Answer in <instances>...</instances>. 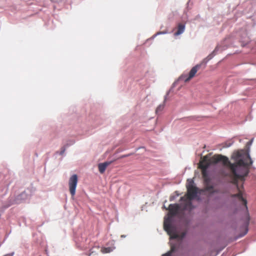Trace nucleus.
<instances>
[{"mask_svg": "<svg viewBox=\"0 0 256 256\" xmlns=\"http://www.w3.org/2000/svg\"><path fill=\"white\" fill-rule=\"evenodd\" d=\"M232 158L235 161L234 163H231L228 160V162L224 166L230 169L232 174V182L238 189V180H244V177L249 172L248 166L252 164V162L248 153L236 152L233 154Z\"/></svg>", "mask_w": 256, "mask_h": 256, "instance_id": "f257e3e1", "label": "nucleus"}, {"mask_svg": "<svg viewBox=\"0 0 256 256\" xmlns=\"http://www.w3.org/2000/svg\"><path fill=\"white\" fill-rule=\"evenodd\" d=\"M166 210H168V214L167 217L164 218V230L167 232L170 236L171 239L178 238L182 240L186 236V232H184L180 234L176 232V228L172 224V218L176 216L180 210V206L178 204H170L168 208Z\"/></svg>", "mask_w": 256, "mask_h": 256, "instance_id": "f03ea898", "label": "nucleus"}, {"mask_svg": "<svg viewBox=\"0 0 256 256\" xmlns=\"http://www.w3.org/2000/svg\"><path fill=\"white\" fill-rule=\"evenodd\" d=\"M193 182L191 181L187 185V194L186 197H182L180 200L184 201V204L183 207L184 210H192L194 208L191 200L194 199L197 194L198 189L192 185Z\"/></svg>", "mask_w": 256, "mask_h": 256, "instance_id": "7ed1b4c3", "label": "nucleus"}, {"mask_svg": "<svg viewBox=\"0 0 256 256\" xmlns=\"http://www.w3.org/2000/svg\"><path fill=\"white\" fill-rule=\"evenodd\" d=\"M228 159L226 156L221 154H215L212 157L206 155L200 160L198 168H204L206 167V168H208L211 164H215L218 162H222L223 164L224 165L228 162Z\"/></svg>", "mask_w": 256, "mask_h": 256, "instance_id": "20e7f679", "label": "nucleus"}, {"mask_svg": "<svg viewBox=\"0 0 256 256\" xmlns=\"http://www.w3.org/2000/svg\"><path fill=\"white\" fill-rule=\"evenodd\" d=\"M78 182V178L76 174H73L70 176L68 181L70 192L72 196L76 194V189Z\"/></svg>", "mask_w": 256, "mask_h": 256, "instance_id": "39448f33", "label": "nucleus"}, {"mask_svg": "<svg viewBox=\"0 0 256 256\" xmlns=\"http://www.w3.org/2000/svg\"><path fill=\"white\" fill-rule=\"evenodd\" d=\"M200 65L197 64L194 67H193L191 70H190L188 76L187 75H182L180 78L184 81V82H188L192 78H193L198 69L200 68Z\"/></svg>", "mask_w": 256, "mask_h": 256, "instance_id": "423d86ee", "label": "nucleus"}, {"mask_svg": "<svg viewBox=\"0 0 256 256\" xmlns=\"http://www.w3.org/2000/svg\"><path fill=\"white\" fill-rule=\"evenodd\" d=\"M238 193L236 194H232L231 195V197L232 198H237L240 201H241L242 202L244 205V206L246 210H248V206H247V201L246 199L242 197V192L241 190H240V189H238Z\"/></svg>", "mask_w": 256, "mask_h": 256, "instance_id": "0eeeda50", "label": "nucleus"}, {"mask_svg": "<svg viewBox=\"0 0 256 256\" xmlns=\"http://www.w3.org/2000/svg\"><path fill=\"white\" fill-rule=\"evenodd\" d=\"M112 162H106L103 163L99 164H98V168L100 172V174H103L105 172L107 166L110 164Z\"/></svg>", "mask_w": 256, "mask_h": 256, "instance_id": "6e6552de", "label": "nucleus"}, {"mask_svg": "<svg viewBox=\"0 0 256 256\" xmlns=\"http://www.w3.org/2000/svg\"><path fill=\"white\" fill-rule=\"evenodd\" d=\"M177 31L174 34L175 36H178L184 32L185 30V26L182 24H178Z\"/></svg>", "mask_w": 256, "mask_h": 256, "instance_id": "1a4fd4ad", "label": "nucleus"}, {"mask_svg": "<svg viewBox=\"0 0 256 256\" xmlns=\"http://www.w3.org/2000/svg\"><path fill=\"white\" fill-rule=\"evenodd\" d=\"M176 250V246L175 245H172L170 247V250L167 253L163 254L162 256H171L172 252H174Z\"/></svg>", "mask_w": 256, "mask_h": 256, "instance_id": "9d476101", "label": "nucleus"}, {"mask_svg": "<svg viewBox=\"0 0 256 256\" xmlns=\"http://www.w3.org/2000/svg\"><path fill=\"white\" fill-rule=\"evenodd\" d=\"M200 168L202 170V175L203 178H206L208 176V172H207L208 168H206V167H204V168Z\"/></svg>", "mask_w": 256, "mask_h": 256, "instance_id": "9b49d317", "label": "nucleus"}, {"mask_svg": "<svg viewBox=\"0 0 256 256\" xmlns=\"http://www.w3.org/2000/svg\"><path fill=\"white\" fill-rule=\"evenodd\" d=\"M112 250V249L111 248H102L101 250V251L102 253H108L111 252Z\"/></svg>", "mask_w": 256, "mask_h": 256, "instance_id": "f8f14e48", "label": "nucleus"}, {"mask_svg": "<svg viewBox=\"0 0 256 256\" xmlns=\"http://www.w3.org/2000/svg\"><path fill=\"white\" fill-rule=\"evenodd\" d=\"M164 106V104L159 105L158 106L156 109V113L158 114L159 112H162L163 110Z\"/></svg>", "mask_w": 256, "mask_h": 256, "instance_id": "ddd939ff", "label": "nucleus"}, {"mask_svg": "<svg viewBox=\"0 0 256 256\" xmlns=\"http://www.w3.org/2000/svg\"><path fill=\"white\" fill-rule=\"evenodd\" d=\"M253 139L251 140L250 142L247 143V145H250L252 142Z\"/></svg>", "mask_w": 256, "mask_h": 256, "instance_id": "4468645a", "label": "nucleus"}, {"mask_svg": "<svg viewBox=\"0 0 256 256\" xmlns=\"http://www.w3.org/2000/svg\"><path fill=\"white\" fill-rule=\"evenodd\" d=\"M13 256V254H6L5 255H4V256Z\"/></svg>", "mask_w": 256, "mask_h": 256, "instance_id": "2eb2a0df", "label": "nucleus"}, {"mask_svg": "<svg viewBox=\"0 0 256 256\" xmlns=\"http://www.w3.org/2000/svg\"><path fill=\"white\" fill-rule=\"evenodd\" d=\"M212 188H213V186H208V190H212Z\"/></svg>", "mask_w": 256, "mask_h": 256, "instance_id": "dca6fc26", "label": "nucleus"}, {"mask_svg": "<svg viewBox=\"0 0 256 256\" xmlns=\"http://www.w3.org/2000/svg\"><path fill=\"white\" fill-rule=\"evenodd\" d=\"M166 32H158L157 33L158 34H166Z\"/></svg>", "mask_w": 256, "mask_h": 256, "instance_id": "f3484780", "label": "nucleus"}, {"mask_svg": "<svg viewBox=\"0 0 256 256\" xmlns=\"http://www.w3.org/2000/svg\"><path fill=\"white\" fill-rule=\"evenodd\" d=\"M130 156V154L124 155V156H122V158L126 157V156Z\"/></svg>", "mask_w": 256, "mask_h": 256, "instance_id": "a211bd4d", "label": "nucleus"}, {"mask_svg": "<svg viewBox=\"0 0 256 256\" xmlns=\"http://www.w3.org/2000/svg\"><path fill=\"white\" fill-rule=\"evenodd\" d=\"M64 152V149L60 152V154H62Z\"/></svg>", "mask_w": 256, "mask_h": 256, "instance_id": "6ab92c4d", "label": "nucleus"}, {"mask_svg": "<svg viewBox=\"0 0 256 256\" xmlns=\"http://www.w3.org/2000/svg\"><path fill=\"white\" fill-rule=\"evenodd\" d=\"M125 237H126V236H124V235L121 236V238H125Z\"/></svg>", "mask_w": 256, "mask_h": 256, "instance_id": "aec40b11", "label": "nucleus"}, {"mask_svg": "<svg viewBox=\"0 0 256 256\" xmlns=\"http://www.w3.org/2000/svg\"><path fill=\"white\" fill-rule=\"evenodd\" d=\"M90 254H89V255H88V256H90Z\"/></svg>", "mask_w": 256, "mask_h": 256, "instance_id": "412c9836", "label": "nucleus"}]
</instances>
